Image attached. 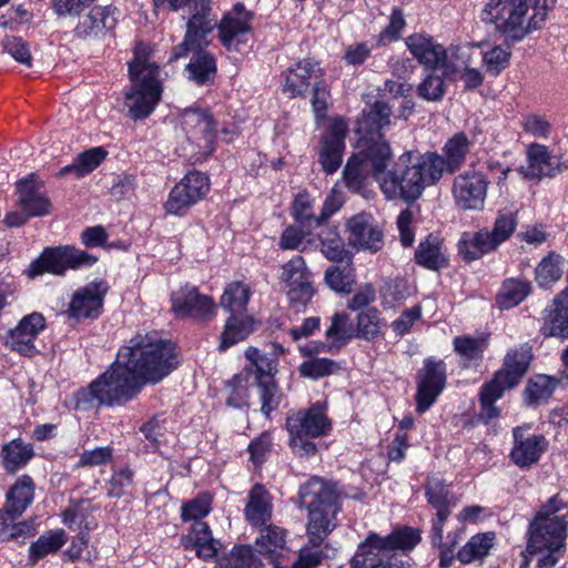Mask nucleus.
Wrapping results in <instances>:
<instances>
[{
  "instance_id": "8fccbe9b",
  "label": "nucleus",
  "mask_w": 568,
  "mask_h": 568,
  "mask_svg": "<svg viewBox=\"0 0 568 568\" xmlns=\"http://www.w3.org/2000/svg\"><path fill=\"white\" fill-rule=\"evenodd\" d=\"M382 329V322L376 308H366L357 314V337L375 338Z\"/></svg>"
},
{
  "instance_id": "aec40b11",
  "label": "nucleus",
  "mask_w": 568,
  "mask_h": 568,
  "mask_svg": "<svg viewBox=\"0 0 568 568\" xmlns=\"http://www.w3.org/2000/svg\"><path fill=\"white\" fill-rule=\"evenodd\" d=\"M420 541L419 530L410 527H402L395 529L385 538L379 537L375 532H371L368 537L358 544V555L374 554V551L402 550L409 551L414 549Z\"/></svg>"
},
{
  "instance_id": "393cba45",
  "label": "nucleus",
  "mask_w": 568,
  "mask_h": 568,
  "mask_svg": "<svg viewBox=\"0 0 568 568\" xmlns=\"http://www.w3.org/2000/svg\"><path fill=\"white\" fill-rule=\"evenodd\" d=\"M561 161L546 144H529L527 149V165L520 168L527 179L554 176L560 171Z\"/></svg>"
},
{
  "instance_id": "0e129e2a",
  "label": "nucleus",
  "mask_w": 568,
  "mask_h": 568,
  "mask_svg": "<svg viewBox=\"0 0 568 568\" xmlns=\"http://www.w3.org/2000/svg\"><path fill=\"white\" fill-rule=\"evenodd\" d=\"M405 26L406 21L403 11L398 8L393 9L388 24L379 33L378 42L381 44H386L398 40Z\"/></svg>"
},
{
  "instance_id": "bb28decb",
  "label": "nucleus",
  "mask_w": 568,
  "mask_h": 568,
  "mask_svg": "<svg viewBox=\"0 0 568 568\" xmlns=\"http://www.w3.org/2000/svg\"><path fill=\"white\" fill-rule=\"evenodd\" d=\"M540 332L545 337L568 338V286L545 308Z\"/></svg>"
},
{
  "instance_id": "a878e982",
  "label": "nucleus",
  "mask_w": 568,
  "mask_h": 568,
  "mask_svg": "<svg viewBox=\"0 0 568 568\" xmlns=\"http://www.w3.org/2000/svg\"><path fill=\"white\" fill-rule=\"evenodd\" d=\"M530 359V348L526 345L509 349L505 355L503 367L496 372L491 381L506 389L517 386L526 374Z\"/></svg>"
},
{
  "instance_id": "7c9ffc66",
  "label": "nucleus",
  "mask_w": 568,
  "mask_h": 568,
  "mask_svg": "<svg viewBox=\"0 0 568 568\" xmlns=\"http://www.w3.org/2000/svg\"><path fill=\"white\" fill-rule=\"evenodd\" d=\"M389 119L390 108L382 101L375 102L361 123V128L357 129V133L362 130L366 131L357 142H378L383 138L382 130L390 123Z\"/></svg>"
},
{
  "instance_id": "de8ad7c7",
  "label": "nucleus",
  "mask_w": 568,
  "mask_h": 568,
  "mask_svg": "<svg viewBox=\"0 0 568 568\" xmlns=\"http://www.w3.org/2000/svg\"><path fill=\"white\" fill-rule=\"evenodd\" d=\"M14 519L6 513V509L0 511V540H17L20 537L33 535V528L29 523H14Z\"/></svg>"
},
{
  "instance_id": "dca6fc26",
  "label": "nucleus",
  "mask_w": 568,
  "mask_h": 568,
  "mask_svg": "<svg viewBox=\"0 0 568 568\" xmlns=\"http://www.w3.org/2000/svg\"><path fill=\"white\" fill-rule=\"evenodd\" d=\"M488 181L479 172L457 175L453 182V197L463 210H481L485 205Z\"/></svg>"
},
{
  "instance_id": "e433bc0d",
  "label": "nucleus",
  "mask_w": 568,
  "mask_h": 568,
  "mask_svg": "<svg viewBox=\"0 0 568 568\" xmlns=\"http://www.w3.org/2000/svg\"><path fill=\"white\" fill-rule=\"evenodd\" d=\"M189 539L197 557L207 560L212 559L217 554L220 542L212 537V532L207 524L203 521H194Z\"/></svg>"
},
{
  "instance_id": "ea45409f",
  "label": "nucleus",
  "mask_w": 568,
  "mask_h": 568,
  "mask_svg": "<svg viewBox=\"0 0 568 568\" xmlns=\"http://www.w3.org/2000/svg\"><path fill=\"white\" fill-rule=\"evenodd\" d=\"M325 336L329 341V352L338 351L346 345L353 338V324L349 315L336 313L332 317L331 326L326 329Z\"/></svg>"
},
{
  "instance_id": "412c9836",
  "label": "nucleus",
  "mask_w": 568,
  "mask_h": 568,
  "mask_svg": "<svg viewBox=\"0 0 568 568\" xmlns=\"http://www.w3.org/2000/svg\"><path fill=\"white\" fill-rule=\"evenodd\" d=\"M322 78L323 70L316 61L302 60L283 74L282 92L291 99L301 97Z\"/></svg>"
},
{
  "instance_id": "1a4fd4ad",
  "label": "nucleus",
  "mask_w": 568,
  "mask_h": 568,
  "mask_svg": "<svg viewBox=\"0 0 568 568\" xmlns=\"http://www.w3.org/2000/svg\"><path fill=\"white\" fill-rule=\"evenodd\" d=\"M206 174L193 170L184 175L170 191L164 210L168 214L183 216L191 206L202 201L210 191Z\"/></svg>"
},
{
  "instance_id": "09e8293b",
  "label": "nucleus",
  "mask_w": 568,
  "mask_h": 568,
  "mask_svg": "<svg viewBox=\"0 0 568 568\" xmlns=\"http://www.w3.org/2000/svg\"><path fill=\"white\" fill-rule=\"evenodd\" d=\"M251 383L246 375H235L227 384V405L240 408L246 406L250 398L248 387Z\"/></svg>"
},
{
  "instance_id": "2eb2a0df",
  "label": "nucleus",
  "mask_w": 568,
  "mask_h": 568,
  "mask_svg": "<svg viewBox=\"0 0 568 568\" xmlns=\"http://www.w3.org/2000/svg\"><path fill=\"white\" fill-rule=\"evenodd\" d=\"M42 187L43 183L34 173L28 174L16 183L18 206L30 219L45 216L51 213L52 203Z\"/></svg>"
},
{
  "instance_id": "680f3d73",
  "label": "nucleus",
  "mask_w": 568,
  "mask_h": 568,
  "mask_svg": "<svg viewBox=\"0 0 568 568\" xmlns=\"http://www.w3.org/2000/svg\"><path fill=\"white\" fill-rule=\"evenodd\" d=\"M253 561L254 556L251 547L235 546L231 554L219 562L216 568H250Z\"/></svg>"
},
{
  "instance_id": "ddd939ff",
  "label": "nucleus",
  "mask_w": 568,
  "mask_h": 568,
  "mask_svg": "<svg viewBox=\"0 0 568 568\" xmlns=\"http://www.w3.org/2000/svg\"><path fill=\"white\" fill-rule=\"evenodd\" d=\"M281 281L286 284L287 297L292 304L305 306L313 298L315 290L302 256L296 255L283 265Z\"/></svg>"
},
{
  "instance_id": "6ab92c4d",
  "label": "nucleus",
  "mask_w": 568,
  "mask_h": 568,
  "mask_svg": "<svg viewBox=\"0 0 568 568\" xmlns=\"http://www.w3.org/2000/svg\"><path fill=\"white\" fill-rule=\"evenodd\" d=\"M514 445L509 457L519 468H527L539 462L548 448V440L544 435H536L523 427L513 429Z\"/></svg>"
},
{
  "instance_id": "58836bf2",
  "label": "nucleus",
  "mask_w": 568,
  "mask_h": 568,
  "mask_svg": "<svg viewBox=\"0 0 568 568\" xmlns=\"http://www.w3.org/2000/svg\"><path fill=\"white\" fill-rule=\"evenodd\" d=\"M254 331V321L250 316L231 315L222 333L220 349L225 351L245 339Z\"/></svg>"
},
{
  "instance_id": "3c124183",
  "label": "nucleus",
  "mask_w": 568,
  "mask_h": 568,
  "mask_svg": "<svg viewBox=\"0 0 568 568\" xmlns=\"http://www.w3.org/2000/svg\"><path fill=\"white\" fill-rule=\"evenodd\" d=\"M511 52L508 47L495 45L484 52L483 62L486 71L491 75H498L509 64Z\"/></svg>"
},
{
  "instance_id": "6e6d98bb",
  "label": "nucleus",
  "mask_w": 568,
  "mask_h": 568,
  "mask_svg": "<svg viewBox=\"0 0 568 568\" xmlns=\"http://www.w3.org/2000/svg\"><path fill=\"white\" fill-rule=\"evenodd\" d=\"M474 50H475V45L469 44V50L467 53V59L465 61V65L449 74H444V77H446L448 79H453V80H455L457 75H460L462 80L465 83V88L467 90H474V89L480 87L483 83V80H484L483 74L478 69L469 68L471 54H473Z\"/></svg>"
},
{
  "instance_id": "6e6552de",
  "label": "nucleus",
  "mask_w": 568,
  "mask_h": 568,
  "mask_svg": "<svg viewBox=\"0 0 568 568\" xmlns=\"http://www.w3.org/2000/svg\"><path fill=\"white\" fill-rule=\"evenodd\" d=\"M517 226L516 215L511 212L500 213L491 231L466 232L458 242V252L466 261H474L495 251L507 241Z\"/></svg>"
},
{
  "instance_id": "864d4df0",
  "label": "nucleus",
  "mask_w": 568,
  "mask_h": 568,
  "mask_svg": "<svg viewBox=\"0 0 568 568\" xmlns=\"http://www.w3.org/2000/svg\"><path fill=\"white\" fill-rule=\"evenodd\" d=\"M467 153V144H445L443 152L439 154L444 172L454 173L457 171L464 164Z\"/></svg>"
},
{
  "instance_id": "5fc2aeb1",
  "label": "nucleus",
  "mask_w": 568,
  "mask_h": 568,
  "mask_svg": "<svg viewBox=\"0 0 568 568\" xmlns=\"http://www.w3.org/2000/svg\"><path fill=\"white\" fill-rule=\"evenodd\" d=\"M108 152L101 148H91L78 155L75 162L78 178H82L95 170L106 158Z\"/></svg>"
},
{
  "instance_id": "f8f14e48",
  "label": "nucleus",
  "mask_w": 568,
  "mask_h": 568,
  "mask_svg": "<svg viewBox=\"0 0 568 568\" xmlns=\"http://www.w3.org/2000/svg\"><path fill=\"white\" fill-rule=\"evenodd\" d=\"M566 537L567 521L564 516L548 519L536 517L530 524L527 550L529 552L559 550L564 547Z\"/></svg>"
},
{
  "instance_id": "13d9d810",
  "label": "nucleus",
  "mask_w": 568,
  "mask_h": 568,
  "mask_svg": "<svg viewBox=\"0 0 568 568\" xmlns=\"http://www.w3.org/2000/svg\"><path fill=\"white\" fill-rule=\"evenodd\" d=\"M183 125L186 129L194 130L201 133H209L213 131L214 121L205 111L189 109L182 115Z\"/></svg>"
},
{
  "instance_id": "c756f323",
  "label": "nucleus",
  "mask_w": 568,
  "mask_h": 568,
  "mask_svg": "<svg viewBox=\"0 0 568 568\" xmlns=\"http://www.w3.org/2000/svg\"><path fill=\"white\" fill-rule=\"evenodd\" d=\"M384 233L368 214H357V252L375 254L384 247Z\"/></svg>"
},
{
  "instance_id": "a18cd8bd",
  "label": "nucleus",
  "mask_w": 568,
  "mask_h": 568,
  "mask_svg": "<svg viewBox=\"0 0 568 568\" xmlns=\"http://www.w3.org/2000/svg\"><path fill=\"white\" fill-rule=\"evenodd\" d=\"M258 396L261 400V410L268 416L273 410L277 409L283 394L273 378H261L256 382Z\"/></svg>"
},
{
  "instance_id": "e2e57ef3",
  "label": "nucleus",
  "mask_w": 568,
  "mask_h": 568,
  "mask_svg": "<svg viewBox=\"0 0 568 568\" xmlns=\"http://www.w3.org/2000/svg\"><path fill=\"white\" fill-rule=\"evenodd\" d=\"M312 225L295 224L287 226L280 239L278 245L282 250H297L302 241L308 235Z\"/></svg>"
},
{
  "instance_id": "2f4dec72",
  "label": "nucleus",
  "mask_w": 568,
  "mask_h": 568,
  "mask_svg": "<svg viewBox=\"0 0 568 568\" xmlns=\"http://www.w3.org/2000/svg\"><path fill=\"white\" fill-rule=\"evenodd\" d=\"M495 532L476 534L458 550L456 558L464 565L483 561L495 546Z\"/></svg>"
},
{
  "instance_id": "603ef678",
  "label": "nucleus",
  "mask_w": 568,
  "mask_h": 568,
  "mask_svg": "<svg viewBox=\"0 0 568 568\" xmlns=\"http://www.w3.org/2000/svg\"><path fill=\"white\" fill-rule=\"evenodd\" d=\"M410 288L404 280L395 278L386 282L381 290L382 303L385 307H393L396 303L406 300Z\"/></svg>"
},
{
  "instance_id": "c03bdc74",
  "label": "nucleus",
  "mask_w": 568,
  "mask_h": 568,
  "mask_svg": "<svg viewBox=\"0 0 568 568\" xmlns=\"http://www.w3.org/2000/svg\"><path fill=\"white\" fill-rule=\"evenodd\" d=\"M505 390L507 389L493 381L483 386L480 392L479 417L486 423L499 415V409L494 405V403L501 398Z\"/></svg>"
},
{
  "instance_id": "b1692460",
  "label": "nucleus",
  "mask_w": 568,
  "mask_h": 568,
  "mask_svg": "<svg viewBox=\"0 0 568 568\" xmlns=\"http://www.w3.org/2000/svg\"><path fill=\"white\" fill-rule=\"evenodd\" d=\"M331 428V423L325 414V405L316 403L307 410L291 413L286 418L288 433L302 432L311 437L325 435Z\"/></svg>"
},
{
  "instance_id": "72a5a7b5",
  "label": "nucleus",
  "mask_w": 568,
  "mask_h": 568,
  "mask_svg": "<svg viewBox=\"0 0 568 568\" xmlns=\"http://www.w3.org/2000/svg\"><path fill=\"white\" fill-rule=\"evenodd\" d=\"M415 260L417 264L433 271H437L447 265V257L443 251V243L438 236L429 235L419 243Z\"/></svg>"
},
{
  "instance_id": "bf43d9fd",
  "label": "nucleus",
  "mask_w": 568,
  "mask_h": 568,
  "mask_svg": "<svg viewBox=\"0 0 568 568\" xmlns=\"http://www.w3.org/2000/svg\"><path fill=\"white\" fill-rule=\"evenodd\" d=\"M312 200L306 192L298 193L292 205V215L296 223L302 225L316 226V220L312 213Z\"/></svg>"
},
{
  "instance_id": "49530a36",
  "label": "nucleus",
  "mask_w": 568,
  "mask_h": 568,
  "mask_svg": "<svg viewBox=\"0 0 568 568\" xmlns=\"http://www.w3.org/2000/svg\"><path fill=\"white\" fill-rule=\"evenodd\" d=\"M426 497L428 503L437 510H449V507L455 504L453 496L444 481L439 478L433 477L428 480L426 486Z\"/></svg>"
},
{
  "instance_id": "338daca9",
  "label": "nucleus",
  "mask_w": 568,
  "mask_h": 568,
  "mask_svg": "<svg viewBox=\"0 0 568 568\" xmlns=\"http://www.w3.org/2000/svg\"><path fill=\"white\" fill-rule=\"evenodd\" d=\"M552 390V381L548 376L539 375L529 381L526 394L530 403H538L539 400L549 397Z\"/></svg>"
},
{
  "instance_id": "f257e3e1",
  "label": "nucleus",
  "mask_w": 568,
  "mask_h": 568,
  "mask_svg": "<svg viewBox=\"0 0 568 568\" xmlns=\"http://www.w3.org/2000/svg\"><path fill=\"white\" fill-rule=\"evenodd\" d=\"M174 344L156 333L136 334L118 352L115 362L89 388L75 395V408L88 409L92 399L101 405L131 400L146 383L156 384L178 367Z\"/></svg>"
},
{
  "instance_id": "4468645a",
  "label": "nucleus",
  "mask_w": 568,
  "mask_h": 568,
  "mask_svg": "<svg viewBox=\"0 0 568 568\" xmlns=\"http://www.w3.org/2000/svg\"><path fill=\"white\" fill-rule=\"evenodd\" d=\"M446 385V366L443 361L427 358L419 373L416 394V409L426 412L442 394Z\"/></svg>"
},
{
  "instance_id": "f03ea898",
  "label": "nucleus",
  "mask_w": 568,
  "mask_h": 568,
  "mask_svg": "<svg viewBox=\"0 0 568 568\" xmlns=\"http://www.w3.org/2000/svg\"><path fill=\"white\" fill-rule=\"evenodd\" d=\"M393 158L389 144H368L365 155H357V180L362 171L372 168L374 179L378 182L386 199H402L414 202L419 199L427 186L435 185L444 175L443 161L439 153L423 154L407 152L402 155L408 162L402 174L386 171Z\"/></svg>"
},
{
  "instance_id": "7ed1b4c3",
  "label": "nucleus",
  "mask_w": 568,
  "mask_h": 568,
  "mask_svg": "<svg viewBox=\"0 0 568 568\" xmlns=\"http://www.w3.org/2000/svg\"><path fill=\"white\" fill-rule=\"evenodd\" d=\"M154 7L178 11L187 8L190 17L183 41L173 49L171 60L186 57L194 52L184 72L187 80L196 85L213 83L217 67L215 57L203 50L209 45L207 36L215 28L211 18V0H154Z\"/></svg>"
},
{
  "instance_id": "20e7f679",
  "label": "nucleus",
  "mask_w": 568,
  "mask_h": 568,
  "mask_svg": "<svg viewBox=\"0 0 568 568\" xmlns=\"http://www.w3.org/2000/svg\"><path fill=\"white\" fill-rule=\"evenodd\" d=\"M555 0H489L485 20L507 40L518 42L546 23Z\"/></svg>"
},
{
  "instance_id": "c9c22d12",
  "label": "nucleus",
  "mask_w": 568,
  "mask_h": 568,
  "mask_svg": "<svg viewBox=\"0 0 568 568\" xmlns=\"http://www.w3.org/2000/svg\"><path fill=\"white\" fill-rule=\"evenodd\" d=\"M68 537L63 529H52L42 534L29 547V560L36 564L48 555L55 554L67 542Z\"/></svg>"
},
{
  "instance_id": "f704fd0d",
  "label": "nucleus",
  "mask_w": 568,
  "mask_h": 568,
  "mask_svg": "<svg viewBox=\"0 0 568 568\" xmlns=\"http://www.w3.org/2000/svg\"><path fill=\"white\" fill-rule=\"evenodd\" d=\"M3 467L8 473H16L24 467L34 456L33 447L21 438L3 445L1 449Z\"/></svg>"
},
{
  "instance_id": "a211bd4d",
  "label": "nucleus",
  "mask_w": 568,
  "mask_h": 568,
  "mask_svg": "<svg viewBox=\"0 0 568 568\" xmlns=\"http://www.w3.org/2000/svg\"><path fill=\"white\" fill-rule=\"evenodd\" d=\"M173 312L180 317L210 318L216 308L213 300L201 294L196 287L185 285L171 296Z\"/></svg>"
},
{
  "instance_id": "774afa93",
  "label": "nucleus",
  "mask_w": 568,
  "mask_h": 568,
  "mask_svg": "<svg viewBox=\"0 0 568 568\" xmlns=\"http://www.w3.org/2000/svg\"><path fill=\"white\" fill-rule=\"evenodd\" d=\"M320 546L321 545H314L308 540V545L300 550L298 558L293 562L291 568L317 567L326 556Z\"/></svg>"
},
{
  "instance_id": "423d86ee",
  "label": "nucleus",
  "mask_w": 568,
  "mask_h": 568,
  "mask_svg": "<svg viewBox=\"0 0 568 568\" xmlns=\"http://www.w3.org/2000/svg\"><path fill=\"white\" fill-rule=\"evenodd\" d=\"M298 501L308 511L310 541L321 545L335 527L333 520L339 509L335 490L323 479L312 477L300 487Z\"/></svg>"
},
{
  "instance_id": "052dcab7",
  "label": "nucleus",
  "mask_w": 568,
  "mask_h": 568,
  "mask_svg": "<svg viewBox=\"0 0 568 568\" xmlns=\"http://www.w3.org/2000/svg\"><path fill=\"white\" fill-rule=\"evenodd\" d=\"M418 95L427 101L440 100L445 94L444 78L429 73L417 88Z\"/></svg>"
},
{
  "instance_id": "cd10ccee",
  "label": "nucleus",
  "mask_w": 568,
  "mask_h": 568,
  "mask_svg": "<svg viewBox=\"0 0 568 568\" xmlns=\"http://www.w3.org/2000/svg\"><path fill=\"white\" fill-rule=\"evenodd\" d=\"M255 545L257 551L270 558L275 568H280V560L290 552L285 545V531L276 526L264 529Z\"/></svg>"
},
{
  "instance_id": "f3484780",
  "label": "nucleus",
  "mask_w": 568,
  "mask_h": 568,
  "mask_svg": "<svg viewBox=\"0 0 568 568\" xmlns=\"http://www.w3.org/2000/svg\"><path fill=\"white\" fill-rule=\"evenodd\" d=\"M45 325V318L41 313L28 314L8 333L6 345L23 356L31 357L38 353L34 341L44 331Z\"/></svg>"
},
{
  "instance_id": "9d476101",
  "label": "nucleus",
  "mask_w": 568,
  "mask_h": 568,
  "mask_svg": "<svg viewBox=\"0 0 568 568\" xmlns=\"http://www.w3.org/2000/svg\"><path fill=\"white\" fill-rule=\"evenodd\" d=\"M98 258L84 251L71 246L47 248L29 268V276L34 277L43 272L54 275L64 274L68 268L92 266Z\"/></svg>"
},
{
  "instance_id": "9b49d317",
  "label": "nucleus",
  "mask_w": 568,
  "mask_h": 568,
  "mask_svg": "<svg viewBox=\"0 0 568 568\" xmlns=\"http://www.w3.org/2000/svg\"><path fill=\"white\" fill-rule=\"evenodd\" d=\"M211 18L215 19L212 14ZM214 21L219 40L226 50L237 52L247 42L252 31V14L242 3L226 11L219 23Z\"/></svg>"
},
{
  "instance_id": "0eeeda50",
  "label": "nucleus",
  "mask_w": 568,
  "mask_h": 568,
  "mask_svg": "<svg viewBox=\"0 0 568 568\" xmlns=\"http://www.w3.org/2000/svg\"><path fill=\"white\" fill-rule=\"evenodd\" d=\"M405 44L422 65L432 70H443V74H449L464 67L469 50V43L445 48L427 33L410 34L406 38Z\"/></svg>"
},
{
  "instance_id": "4be33fe9",
  "label": "nucleus",
  "mask_w": 568,
  "mask_h": 568,
  "mask_svg": "<svg viewBox=\"0 0 568 568\" xmlns=\"http://www.w3.org/2000/svg\"><path fill=\"white\" fill-rule=\"evenodd\" d=\"M105 293L106 286L103 282H93L77 290L69 303L68 315L77 320L98 317Z\"/></svg>"
},
{
  "instance_id": "79ce46f5",
  "label": "nucleus",
  "mask_w": 568,
  "mask_h": 568,
  "mask_svg": "<svg viewBox=\"0 0 568 568\" xmlns=\"http://www.w3.org/2000/svg\"><path fill=\"white\" fill-rule=\"evenodd\" d=\"M326 284L335 292L349 294L355 284V273L351 263L329 267L325 273Z\"/></svg>"
},
{
  "instance_id": "a19ab883",
  "label": "nucleus",
  "mask_w": 568,
  "mask_h": 568,
  "mask_svg": "<svg viewBox=\"0 0 568 568\" xmlns=\"http://www.w3.org/2000/svg\"><path fill=\"white\" fill-rule=\"evenodd\" d=\"M564 262L565 258L556 252H550L545 256L535 270V278L538 285L547 288L557 283L562 275Z\"/></svg>"
},
{
  "instance_id": "39448f33",
  "label": "nucleus",
  "mask_w": 568,
  "mask_h": 568,
  "mask_svg": "<svg viewBox=\"0 0 568 568\" xmlns=\"http://www.w3.org/2000/svg\"><path fill=\"white\" fill-rule=\"evenodd\" d=\"M131 90L125 94V105L133 119H144L151 114L160 101L162 87L159 67L150 60L149 47H135L134 59L129 63Z\"/></svg>"
},
{
  "instance_id": "69168bd1",
  "label": "nucleus",
  "mask_w": 568,
  "mask_h": 568,
  "mask_svg": "<svg viewBox=\"0 0 568 568\" xmlns=\"http://www.w3.org/2000/svg\"><path fill=\"white\" fill-rule=\"evenodd\" d=\"M334 369L335 363L333 361L320 357L311 358L304 362L300 367L302 376L314 379L329 375Z\"/></svg>"
},
{
  "instance_id": "37998d69",
  "label": "nucleus",
  "mask_w": 568,
  "mask_h": 568,
  "mask_svg": "<svg viewBox=\"0 0 568 568\" xmlns=\"http://www.w3.org/2000/svg\"><path fill=\"white\" fill-rule=\"evenodd\" d=\"M251 291L241 282L230 283L221 297V306L232 313L242 312L250 300Z\"/></svg>"
},
{
  "instance_id": "c85d7f7f",
  "label": "nucleus",
  "mask_w": 568,
  "mask_h": 568,
  "mask_svg": "<svg viewBox=\"0 0 568 568\" xmlns=\"http://www.w3.org/2000/svg\"><path fill=\"white\" fill-rule=\"evenodd\" d=\"M34 487L30 476H20L7 494L6 513L12 518L21 516L33 501Z\"/></svg>"
},
{
  "instance_id": "5701e85b",
  "label": "nucleus",
  "mask_w": 568,
  "mask_h": 568,
  "mask_svg": "<svg viewBox=\"0 0 568 568\" xmlns=\"http://www.w3.org/2000/svg\"><path fill=\"white\" fill-rule=\"evenodd\" d=\"M89 9L88 13L79 16L78 23L73 29L75 37L81 39L101 38L116 26L115 8L94 6Z\"/></svg>"
},
{
  "instance_id": "4d7b16f0",
  "label": "nucleus",
  "mask_w": 568,
  "mask_h": 568,
  "mask_svg": "<svg viewBox=\"0 0 568 568\" xmlns=\"http://www.w3.org/2000/svg\"><path fill=\"white\" fill-rule=\"evenodd\" d=\"M211 504L212 497L209 494H202L182 506L181 517L184 521H200L199 519L205 517L210 513Z\"/></svg>"
},
{
  "instance_id": "4c0bfd02",
  "label": "nucleus",
  "mask_w": 568,
  "mask_h": 568,
  "mask_svg": "<svg viewBox=\"0 0 568 568\" xmlns=\"http://www.w3.org/2000/svg\"><path fill=\"white\" fill-rule=\"evenodd\" d=\"M531 285L520 278H507L503 282L497 294V304L500 308L509 310L520 304L530 293Z\"/></svg>"
},
{
  "instance_id": "473e14b6",
  "label": "nucleus",
  "mask_w": 568,
  "mask_h": 568,
  "mask_svg": "<svg viewBox=\"0 0 568 568\" xmlns=\"http://www.w3.org/2000/svg\"><path fill=\"white\" fill-rule=\"evenodd\" d=\"M272 514V505L268 491L262 485H254L250 491L245 507L247 520L256 526L264 525Z\"/></svg>"
}]
</instances>
